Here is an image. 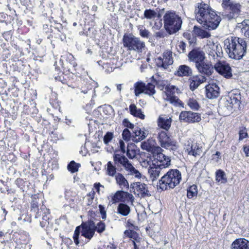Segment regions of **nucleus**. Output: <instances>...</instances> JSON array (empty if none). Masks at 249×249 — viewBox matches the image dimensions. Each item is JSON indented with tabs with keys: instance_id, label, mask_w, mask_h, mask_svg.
I'll return each instance as SVG.
<instances>
[{
	"instance_id": "17",
	"label": "nucleus",
	"mask_w": 249,
	"mask_h": 249,
	"mask_svg": "<svg viewBox=\"0 0 249 249\" xmlns=\"http://www.w3.org/2000/svg\"><path fill=\"white\" fill-rule=\"evenodd\" d=\"M180 121L187 123L199 122L201 120L199 114L191 111H182L179 115Z\"/></svg>"
},
{
	"instance_id": "18",
	"label": "nucleus",
	"mask_w": 249,
	"mask_h": 249,
	"mask_svg": "<svg viewBox=\"0 0 249 249\" xmlns=\"http://www.w3.org/2000/svg\"><path fill=\"white\" fill-rule=\"evenodd\" d=\"M219 93V88L215 83H210L205 86V94L208 98L215 99L218 97Z\"/></svg>"
},
{
	"instance_id": "12",
	"label": "nucleus",
	"mask_w": 249,
	"mask_h": 249,
	"mask_svg": "<svg viewBox=\"0 0 249 249\" xmlns=\"http://www.w3.org/2000/svg\"><path fill=\"white\" fill-rule=\"evenodd\" d=\"M188 60L195 63V66L206 59L204 51L197 48L193 49L188 54Z\"/></svg>"
},
{
	"instance_id": "46",
	"label": "nucleus",
	"mask_w": 249,
	"mask_h": 249,
	"mask_svg": "<svg viewBox=\"0 0 249 249\" xmlns=\"http://www.w3.org/2000/svg\"><path fill=\"white\" fill-rule=\"evenodd\" d=\"M122 136L125 141L128 142L130 140L132 141V134H131V132L127 128H125L123 130Z\"/></svg>"
},
{
	"instance_id": "3",
	"label": "nucleus",
	"mask_w": 249,
	"mask_h": 249,
	"mask_svg": "<svg viewBox=\"0 0 249 249\" xmlns=\"http://www.w3.org/2000/svg\"><path fill=\"white\" fill-rule=\"evenodd\" d=\"M181 179V175L177 169H171L159 180V187L162 190L173 189Z\"/></svg>"
},
{
	"instance_id": "20",
	"label": "nucleus",
	"mask_w": 249,
	"mask_h": 249,
	"mask_svg": "<svg viewBox=\"0 0 249 249\" xmlns=\"http://www.w3.org/2000/svg\"><path fill=\"white\" fill-rule=\"evenodd\" d=\"M195 66L199 72L208 76L211 75L213 72L212 65L209 62H205V60L197 64Z\"/></svg>"
},
{
	"instance_id": "16",
	"label": "nucleus",
	"mask_w": 249,
	"mask_h": 249,
	"mask_svg": "<svg viewBox=\"0 0 249 249\" xmlns=\"http://www.w3.org/2000/svg\"><path fill=\"white\" fill-rule=\"evenodd\" d=\"M156 62L158 67L166 69L169 65L173 63L172 53L170 51H166L163 53L162 57H159L156 59Z\"/></svg>"
},
{
	"instance_id": "37",
	"label": "nucleus",
	"mask_w": 249,
	"mask_h": 249,
	"mask_svg": "<svg viewBox=\"0 0 249 249\" xmlns=\"http://www.w3.org/2000/svg\"><path fill=\"white\" fill-rule=\"evenodd\" d=\"M216 181L219 183H225L227 182V178L224 171L221 170H217L215 173Z\"/></svg>"
},
{
	"instance_id": "34",
	"label": "nucleus",
	"mask_w": 249,
	"mask_h": 249,
	"mask_svg": "<svg viewBox=\"0 0 249 249\" xmlns=\"http://www.w3.org/2000/svg\"><path fill=\"white\" fill-rule=\"evenodd\" d=\"M106 174L109 177H114L116 174V167L111 161H108L105 166Z\"/></svg>"
},
{
	"instance_id": "32",
	"label": "nucleus",
	"mask_w": 249,
	"mask_h": 249,
	"mask_svg": "<svg viewBox=\"0 0 249 249\" xmlns=\"http://www.w3.org/2000/svg\"><path fill=\"white\" fill-rule=\"evenodd\" d=\"M126 232H130L131 233V241L134 245V249H139V247L141 246V242L142 240V238L138 237L137 233L134 231H126L124 233L126 234Z\"/></svg>"
},
{
	"instance_id": "45",
	"label": "nucleus",
	"mask_w": 249,
	"mask_h": 249,
	"mask_svg": "<svg viewBox=\"0 0 249 249\" xmlns=\"http://www.w3.org/2000/svg\"><path fill=\"white\" fill-rule=\"evenodd\" d=\"M187 104L193 109L197 110L199 107L197 101L194 98H190L188 101Z\"/></svg>"
},
{
	"instance_id": "26",
	"label": "nucleus",
	"mask_w": 249,
	"mask_h": 249,
	"mask_svg": "<svg viewBox=\"0 0 249 249\" xmlns=\"http://www.w3.org/2000/svg\"><path fill=\"white\" fill-rule=\"evenodd\" d=\"M162 169L153 163L152 166H151L148 169L150 179L152 181L157 180L160 174L162 173Z\"/></svg>"
},
{
	"instance_id": "38",
	"label": "nucleus",
	"mask_w": 249,
	"mask_h": 249,
	"mask_svg": "<svg viewBox=\"0 0 249 249\" xmlns=\"http://www.w3.org/2000/svg\"><path fill=\"white\" fill-rule=\"evenodd\" d=\"M145 84L142 82H137L134 85L135 94L136 96H139L141 93H144Z\"/></svg>"
},
{
	"instance_id": "47",
	"label": "nucleus",
	"mask_w": 249,
	"mask_h": 249,
	"mask_svg": "<svg viewBox=\"0 0 249 249\" xmlns=\"http://www.w3.org/2000/svg\"><path fill=\"white\" fill-rule=\"evenodd\" d=\"M139 30L140 36L144 38H148L150 36V32L143 27L140 26L138 28Z\"/></svg>"
},
{
	"instance_id": "48",
	"label": "nucleus",
	"mask_w": 249,
	"mask_h": 249,
	"mask_svg": "<svg viewBox=\"0 0 249 249\" xmlns=\"http://www.w3.org/2000/svg\"><path fill=\"white\" fill-rule=\"evenodd\" d=\"M95 192L94 191H91L89 192L88 195L86 196L85 199L87 200V205H90L93 202V200L94 198Z\"/></svg>"
},
{
	"instance_id": "42",
	"label": "nucleus",
	"mask_w": 249,
	"mask_h": 249,
	"mask_svg": "<svg viewBox=\"0 0 249 249\" xmlns=\"http://www.w3.org/2000/svg\"><path fill=\"white\" fill-rule=\"evenodd\" d=\"M80 166V164L77 163L74 161H71L68 165V169L71 173H75L78 171Z\"/></svg>"
},
{
	"instance_id": "2",
	"label": "nucleus",
	"mask_w": 249,
	"mask_h": 249,
	"mask_svg": "<svg viewBox=\"0 0 249 249\" xmlns=\"http://www.w3.org/2000/svg\"><path fill=\"white\" fill-rule=\"evenodd\" d=\"M226 51L232 59H240L246 52L247 43L243 38L231 36L224 40Z\"/></svg>"
},
{
	"instance_id": "31",
	"label": "nucleus",
	"mask_w": 249,
	"mask_h": 249,
	"mask_svg": "<svg viewBox=\"0 0 249 249\" xmlns=\"http://www.w3.org/2000/svg\"><path fill=\"white\" fill-rule=\"evenodd\" d=\"M238 27L241 29L242 34L249 38V19H246L238 23Z\"/></svg>"
},
{
	"instance_id": "1",
	"label": "nucleus",
	"mask_w": 249,
	"mask_h": 249,
	"mask_svg": "<svg viewBox=\"0 0 249 249\" xmlns=\"http://www.w3.org/2000/svg\"><path fill=\"white\" fill-rule=\"evenodd\" d=\"M195 13L197 21L208 30L216 29L221 21L220 17L210 6L203 2L196 4Z\"/></svg>"
},
{
	"instance_id": "29",
	"label": "nucleus",
	"mask_w": 249,
	"mask_h": 249,
	"mask_svg": "<svg viewBox=\"0 0 249 249\" xmlns=\"http://www.w3.org/2000/svg\"><path fill=\"white\" fill-rule=\"evenodd\" d=\"M165 89L164 92L167 96L165 99L172 102L175 98L174 94L175 92H178V88L174 86L169 85L165 87Z\"/></svg>"
},
{
	"instance_id": "59",
	"label": "nucleus",
	"mask_w": 249,
	"mask_h": 249,
	"mask_svg": "<svg viewBox=\"0 0 249 249\" xmlns=\"http://www.w3.org/2000/svg\"><path fill=\"white\" fill-rule=\"evenodd\" d=\"M99 208L100 213L102 215V219H106V212L105 210V208L104 207V206H103L101 205H100L99 206Z\"/></svg>"
},
{
	"instance_id": "9",
	"label": "nucleus",
	"mask_w": 249,
	"mask_h": 249,
	"mask_svg": "<svg viewBox=\"0 0 249 249\" xmlns=\"http://www.w3.org/2000/svg\"><path fill=\"white\" fill-rule=\"evenodd\" d=\"M205 52L213 59H216L221 51V47L217 42H215L213 39L209 38L207 40L206 45L203 47Z\"/></svg>"
},
{
	"instance_id": "50",
	"label": "nucleus",
	"mask_w": 249,
	"mask_h": 249,
	"mask_svg": "<svg viewBox=\"0 0 249 249\" xmlns=\"http://www.w3.org/2000/svg\"><path fill=\"white\" fill-rule=\"evenodd\" d=\"M186 46V44L183 41L178 42L177 46L178 52L179 53H184L185 51Z\"/></svg>"
},
{
	"instance_id": "22",
	"label": "nucleus",
	"mask_w": 249,
	"mask_h": 249,
	"mask_svg": "<svg viewBox=\"0 0 249 249\" xmlns=\"http://www.w3.org/2000/svg\"><path fill=\"white\" fill-rule=\"evenodd\" d=\"M147 132L144 129L135 127L132 132V141L138 142L144 140L147 136Z\"/></svg>"
},
{
	"instance_id": "10",
	"label": "nucleus",
	"mask_w": 249,
	"mask_h": 249,
	"mask_svg": "<svg viewBox=\"0 0 249 249\" xmlns=\"http://www.w3.org/2000/svg\"><path fill=\"white\" fill-rule=\"evenodd\" d=\"M203 146V143L200 141L195 142L190 140L185 144V150L188 155L196 157L202 153Z\"/></svg>"
},
{
	"instance_id": "51",
	"label": "nucleus",
	"mask_w": 249,
	"mask_h": 249,
	"mask_svg": "<svg viewBox=\"0 0 249 249\" xmlns=\"http://www.w3.org/2000/svg\"><path fill=\"white\" fill-rule=\"evenodd\" d=\"M113 133L108 132L104 137V142L106 144H107L113 138Z\"/></svg>"
},
{
	"instance_id": "11",
	"label": "nucleus",
	"mask_w": 249,
	"mask_h": 249,
	"mask_svg": "<svg viewBox=\"0 0 249 249\" xmlns=\"http://www.w3.org/2000/svg\"><path fill=\"white\" fill-rule=\"evenodd\" d=\"M223 101L224 106L223 107V109L225 111L227 110V114L231 112L233 109L238 108L240 104L238 97L233 94L229 95Z\"/></svg>"
},
{
	"instance_id": "7",
	"label": "nucleus",
	"mask_w": 249,
	"mask_h": 249,
	"mask_svg": "<svg viewBox=\"0 0 249 249\" xmlns=\"http://www.w3.org/2000/svg\"><path fill=\"white\" fill-rule=\"evenodd\" d=\"M95 230L94 226L89 224L84 223L81 226L77 227L73 235V239L76 245H78L79 244L78 237L80 233H81L82 236L89 240L93 236Z\"/></svg>"
},
{
	"instance_id": "23",
	"label": "nucleus",
	"mask_w": 249,
	"mask_h": 249,
	"mask_svg": "<svg viewBox=\"0 0 249 249\" xmlns=\"http://www.w3.org/2000/svg\"><path fill=\"white\" fill-rule=\"evenodd\" d=\"M189 81L190 89L194 90L197 89L201 83L206 81V78L201 75L193 76L189 79Z\"/></svg>"
},
{
	"instance_id": "25",
	"label": "nucleus",
	"mask_w": 249,
	"mask_h": 249,
	"mask_svg": "<svg viewBox=\"0 0 249 249\" xmlns=\"http://www.w3.org/2000/svg\"><path fill=\"white\" fill-rule=\"evenodd\" d=\"M192 73V69L185 65H180L175 71V74L178 76H189Z\"/></svg>"
},
{
	"instance_id": "13",
	"label": "nucleus",
	"mask_w": 249,
	"mask_h": 249,
	"mask_svg": "<svg viewBox=\"0 0 249 249\" xmlns=\"http://www.w3.org/2000/svg\"><path fill=\"white\" fill-rule=\"evenodd\" d=\"M214 69L226 78L232 76L231 70L229 64L224 61H218L214 65Z\"/></svg>"
},
{
	"instance_id": "24",
	"label": "nucleus",
	"mask_w": 249,
	"mask_h": 249,
	"mask_svg": "<svg viewBox=\"0 0 249 249\" xmlns=\"http://www.w3.org/2000/svg\"><path fill=\"white\" fill-rule=\"evenodd\" d=\"M231 249H249V241L244 238L237 239L232 243Z\"/></svg>"
},
{
	"instance_id": "58",
	"label": "nucleus",
	"mask_w": 249,
	"mask_h": 249,
	"mask_svg": "<svg viewBox=\"0 0 249 249\" xmlns=\"http://www.w3.org/2000/svg\"><path fill=\"white\" fill-rule=\"evenodd\" d=\"M119 147H120L121 151L123 153V154L125 153V152H126L125 145L123 140L119 141Z\"/></svg>"
},
{
	"instance_id": "61",
	"label": "nucleus",
	"mask_w": 249,
	"mask_h": 249,
	"mask_svg": "<svg viewBox=\"0 0 249 249\" xmlns=\"http://www.w3.org/2000/svg\"><path fill=\"white\" fill-rule=\"evenodd\" d=\"M103 69H105V71L107 72H110L113 71V68L112 67H108V64H104V65L102 66Z\"/></svg>"
},
{
	"instance_id": "44",
	"label": "nucleus",
	"mask_w": 249,
	"mask_h": 249,
	"mask_svg": "<svg viewBox=\"0 0 249 249\" xmlns=\"http://www.w3.org/2000/svg\"><path fill=\"white\" fill-rule=\"evenodd\" d=\"M239 141H242L244 139L248 137L247 129L245 127L242 126L239 128Z\"/></svg>"
},
{
	"instance_id": "49",
	"label": "nucleus",
	"mask_w": 249,
	"mask_h": 249,
	"mask_svg": "<svg viewBox=\"0 0 249 249\" xmlns=\"http://www.w3.org/2000/svg\"><path fill=\"white\" fill-rule=\"evenodd\" d=\"M106 228L105 224L101 221L98 222L96 226H94V229H96L97 231L99 233L103 232Z\"/></svg>"
},
{
	"instance_id": "63",
	"label": "nucleus",
	"mask_w": 249,
	"mask_h": 249,
	"mask_svg": "<svg viewBox=\"0 0 249 249\" xmlns=\"http://www.w3.org/2000/svg\"><path fill=\"white\" fill-rule=\"evenodd\" d=\"M243 151L246 156L249 157V146H244Z\"/></svg>"
},
{
	"instance_id": "19",
	"label": "nucleus",
	"mask_w": 249,
	"mask_h": 249,
	"mask_svg": "<svg viewBox=\"0 0 249 249\" xmlns=\"http://www.w3.org/2000/svg\"><path fill=\"white\" fill-rule=\"evenodd\" d=\"M133 198L132 195L124 191H118L112 197L113 203L119 202H125L128 199H132Z\"/></svg>"
},
{
	"instance_id": "62",
	"label": "nucleus",
	"mask_w": 249,
	"mask_h": 249,
	"mask_svg": "<svg viewBox=\"0 0 249 249\" xmlns=\"http://www.w3.org/2000/svg\"><path fill=\"white\" fill-rule=\"evenodd\" d=\"M32 206V211L34 212L36 211V209L37 208L38 205L37 203L35 201H33L31 204Z\"/></svg>"
},
{
	"instance_id": "56",
	"label": "nucleus",
	"mask_w": 249,
	"mask_h": 249,
	"mask_svg": "<svg viewBox=\"0 0 249 249\" xmlns=\"http://www.w3.org/2000/svg\"><path fill=\"white\" fill-rule=\"evenodd\" d=\"M94 187L98 193H100V191H103L104 189V186L101 185L100 183H95L94 184Z\"/></svg>"
},
{
	"instance_id": "40",
	"label": "nucleus",
	"mask_w": 249,
	"mask_h": 249,
	"mask_svg": "<svg viewBox=\"0 0 249 249\" xmlns=\"http://www.w3.org/2000/svg\"><path fill=\"white\" fill-rule=\"evenodd\" d=\"M136 189L139 191L142 195L148 194V188L147 185L142 183L137 182L136 184Z\"/></svg>"
},
{
	"instance_id": "54",
	"label": "nucleus",
	"mask_w": 249,
	"mask_h": 249,
	"mask_svg": "<svg viewBox=\"0 0 249 249\" xmlns=\"http://www.w3.org/2000/svg\"><path fill=\"white\" fill-rule=\"evenodd\" d=\"M123 125L127 128L133 129L135 127L134 124H131L128 119H124L123 122Z\"/></svg>"
},
{
	"instance_id": "30",
	"label": "nucleus",
	"mask_w": 249,
	"mask_h": 249,
	"mask_svg": "<svg viewBox=\"0 0 249 249\" xmlns=\"http://www.w3.org/2000/svg\"><path fill=\"white\" fill-rule=\"evenodd\" d=\"M138 150L137 146L133 143H129L127 144L126 150V155L130 159H133L136 158Z\"/></svg>"
},
{
	"instance_id": "33",
	"label": "nucleus",
	"mask_w": 249,
	"mask_h": 249,
	"mask_svg": "<svg viewBox=\"0 0 249 249\" xmlns=\"http://www.w3.org/2000/svg\"><path fill=\"white\" fill-rule=\"evenodd\" d=\"M129 109L131 114L135 117H138L141 119L144 118V115L142 113L140 108H138L134 104H131L129 106Z\"/></svg>"
},
{
	"instance_id": "36",
	"label": "nucleus",
	"mask_w": 249,
	"mask_h": 249,
	"mask_svg": "<svg viewBox=\"0 0 249 249\" xmlns=\"http://www.w3.org/2000/svg\"><path fill=\"white\" fill-rule=\"evenodd\" d=\"M117 212L123 216H127L130 213V208L126 204L120 203L118 206Z\"/></svg>"
},
{
	"instance_id": "39",
	"label": "nucleus",
	"mask_w": 249,
	"mask_h": 249,
	"mask_svg": "<svg viewBox=\"0 0 249 249\" xmlns=\"http://www.w3.org/2000/svg\"><path fill=\"white\" fill-rule=\"evenodd\" d=\"M197 195V187L196 185H193L191 186L187 189V196L189 198H193L196 197Z\"/></svg>"
},
{
	"instance_id": "6",
	"label": "nucleus",
	"mask_w": 249,
	"mask_h": 249,
	"mask_svg": "<svg viewBox=\"0 0 249 249\" xmlns=\"http://www.w3.org/2000/svg\"><path fill=\"white\" fill-rule=\"evenodd\" d=\"M123 45L129 50H133L138 53L142 52L145 47L144 42L131 34H125L123 37Z\"/></svg>"
},
{
	"instance_id": "14",
	"label": "nucleus",
	"mask_w": 249,
	"mask_h": 249,
	"mask_svg": "<svg viewBox=\"0 0 249 249\" xmlns=\"http://www.w3.org/2000/svg\"><path fill=\"white\" fill-rule=\"evenodd\" d=\"M223 8L229 11V13L225 14V16L229 19L238 17L241 11V5L235 2H230L229 1L227 6Z\"/></svg>"
},
{
	"instance_id": "35",
	"label": "nucleus",
	"mask_w": 249,
	"mask_h": 249,
	"mask_svg": "<svg viewBox=\"0 0 249 249\" xmlns=\"http://www.w3.org/2000/svg\"><path fill=\"white\" fill-rule=\"evenodd\" d=\"M194 34L202 38H208L211 36V34L203 29L195 26L193 29Z\"/></svg>"
},
{
	"instance_id": "21",
	"label": "nucleus",
	"mask_w": 249,
	"mask_h": 249,
	"mask_svg": "<svg viewBox=\"0 0 249 249\" xmlns=\"http://www.w3.org/2000/svg\"><path fill=\"white\" fill-rule=\"evenodd\" d=\"M172 122L171 117L166 115H161L159 117L157 123L159 127L168 131L171 127Z\"/></svg>"
},
{
	"instance_id": "43",
	"label": "nucleus",
	"mask_w": 249,
	"mask_h": 249,
	"mask_svg": "<svg viewBox=\"0 0 249 249\" xmlns=\"http://www.w3.org/2000/svg\"><path fill=\"white\" fill-rule=\"evenodd\" d=\"M156 16L157 13L154 10L148 9L145 10L144 12V17L147 19H153L155 18Z\"/></svg>"
},
{
	"instance_id": "64",
	"label": "nucleus",
	"mask_w": 249,
	"mask_h": 249,
	"mask_svg": "<svg viewBox=\"0 0 249 249\" xmlns=\"http://www.w3.org/2000/svg\"><path fill=\"white\" fill-rule=\"evenodd\" d=\"M162 26V23L161 22H159V23H157L156 22L155 23L153 28L156 30H159Z\"/></svg>"
},
{
	"instance_id": "41",
	"label": "nucleus",
	"mask_w": 249,
	"mask_h": 249,
	"mask_svg": "<svg viewBox=\"0 0 249 249\" xmlns=\"http://www.w3.org/2000/svg\"><path fill=\"white\" fill-rule=\"evenodd\" d=\"M144 93L152 95L155 94V86L151 83H148L145 87Z\"/></svg>"
},
{
	"instance_id": "5",
	"label": "nucleus",
	"mask_w": 249,
	"mask_h": 249,
	"mask_svg": "<svg viewBox=\"0 0 249 249\" xmlns=\"http://www.w3.org/2000/svg\"><path fill=\"white\" fill-rule=\"evenodd\" d=\"M113 158L115 163L122 165L128 173V175L133 176L138 179L142 178V175L141 173L132 165L124 155L115 154L113 155Z\"/></svg>"
},
{
	"instance_id": "60",
	"label": "nucleus",
	"mask_w": 249,
	"mask_h": 249,
	"mask_svg": "<svg viewBox=\"0 0 249 249\" xmlns=\"http://www.w3.org/2000/svg\"><path fill=\"white\" fill-rule=\"evenodd\" d=\"M110 92V89L107 86L104 87L101 90V93L102 96L108 94Z\"/></svg>"
},
{
	"instance_id": "4",
	"label": "nucleus",
	"mask_w": 249,
	"mask_h": 249,
	"mask_svg": "<svg viewBox=\"0 0 249 249\" xmlns=\"http://www.w3.org/2000/svg\"><path fill=\"white\" fill-rule=\"evenodd\" d=\"M164 27L169 34H173L181 28L182 20L175 13L167 12L163 16Z\"/></svg>"
},
{
	"instance_id": "55",
	"label": "nucleus",
	"mask_w": 249,
	"mask_h": 249,
	"mask_svg": "<svg viewBox=\"0 0 249 249\" xmlns=\"http://www.w3.org/2000/svg\"><path fill=\"white\" fill-rule=\"evenodd\" d=\"M166 36V34L163 30H160L157 32L155 34V36L156 38H163Z\"/></svg>"
},
{
	"instance_id": "8",
	"label": "nucleus",
	"mask_w": 249,
	"mask_h": 249,
	"mask_svg": "<svg viewBox=\"0 0 249 249\" xmlns=\"http://www.w3.org/2000/svg\"><path fill=\"white\" fill-rule=\"evenodd\" d=\"M167 131L160 130L158 133V140L163 148L172 151H175L178 148L177 142L173 140Z\"/></svg>"
},
{
	"instance_id": "15",
	"label": "nucleus",
	"mask_w": 249,
	"mask_h": 249,
	"mask_svg": "<svg viewBox=\"0 0 249 249\" xmlns=\"http://www.w3.org/2000/svg\"><path fill=\"white\" fill-rule=\"evenodd\" d=\"M154 164L162 170L171 165V158L161 152L158 153L154 156Z\"/></svg>"
},
{
	"instance_id": "53",
	"label": "nucleus",
	"mask_w": 249,
	"mask_h": 249,
	"mask_svg": "<svg viewBox=\"0 0 249 249\" xmlns=\"http://www.w3.org/2000/svg\"><path fill=\"white\" fill-rule=\"evenodd\" d=\"M141 148L143 150H145L147 151H150L151 150L152 147L150 145L148 142H145L142 143Z\"/></svg>"
},
{
	"instance_id": "28",
	"label": "nucleus",
	"mask_w": 249,
	"mask_h": 249,
	"mask_svg": "<svg viewBox=\"0 0 249 249\" xmlns=\"http://www.w3.org/2000/svg\"><path fill=\"white\" fill-rule=\"evenodd\" d=\"M115 180L117 184L122 189H127L129 188V183L124 175L118 173L115 175Z\"/></svg>"
},
{
	"instance_id": "52",
	"label": "nucleus",
	"mask_w": 249,
	"mask_h": 249,
	"mask_svg": "<svg viewBox=\"0 0 249 249\" xmlns=\"http://www.w3.org/2000/svg\"><path fill=\"white\" fill-rule=\"evenodd\" d=\"M158 86L161 89H162L164 87L165 88L168 85V81L166 80H158L157 81Z\"/></svg>"
},
{
	"instance_id": "27",
	"label": "nucleus",
	"mask_w": 249,
	"mask_h": 249,
	"mask_svg": "<svg viewBox=\"0 0 249 249\" xmlns=\"http://www.w3.org/2000/svg\"><path fill=\"white\" fill-rule=\"evenodd\" d=\"M43 212L42 220L40 222V225L42 227H45L49 223V217L48 216L49 214V211L45 208H41L36 213V217L37 218L41 215V213Z\"/></svg>"
},
{
	"instance_id": "57",
	"label": "nucleus",
	"mask_w": 249,
	"mask_h": 249,
	"mask_svg": "<svg viewBox=\"0 0 249 249\" xmlns=\"http://www.w3.org/2000/svg\"><path fill=\"white\" fill-rule=\"evenodd\" d=\"M151 160L150 159H145L141 161V165L143 167H147L151 165Z\"/></svg>"
}]
</instances>
